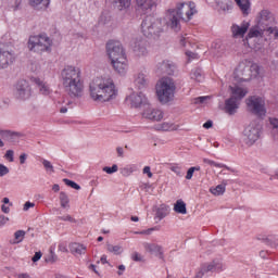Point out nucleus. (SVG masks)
Returning a JSON list of instances; mask_svg holds the SVG:
<instances>
[{"instance_id":"obj_1","label":"nucleus","mask_w":278,"mask_h":278,"mask_svg":"<svg viewBox=\"0 0 278 278\" xmlns=\"http://www.w3.org/2000/svg\"><path fill=\"white\" fill-rule=\"evenodd\" d=\"M89 94L92 101L108 103L118 97V89L112 78L98 77L90 83Z\"/></svg>"},{"instance_id":"obj_2","label":"nucleus","mask_w":278,"mask_h":278,"mask_svg":"<svg viewBox=\"0 0 278 278\" xmlns=\"http://www.w3.org/2000/svg\"><path fill=\"white\" fill-rule=\"evenodd\" d=\"M197 12V4L194 2H178L175 9H168L166 12L167 25L175 31H179L181 29V21L189 23Z\"/></svg>"},{"instance_id":"obj_3","label":"nucleus","mask_w":278,"mask_h":278,"mask_svg":"<svg viewBox=\"0 0 278 278\" xmlns=\"http://www.w3.org/2000/svg\"><path fill=\"white\" fill-rule=\"evenodd\" d=\"M61 78L65 92L72 98H79L84 94V80H81V70L79 67L66 66L61 72Z\"/></svg>"},{"instance_id":"obj_4","label":"nucleus","mask_w":278,"mask_h":278,"mask_svg":"<svg viewBox=\"0 0 278 278\" xmlns=\"http://www.w3.org/2000/svg\"><path fill=\"white\" fill-rule=\"evenodd\" d=\"M106 53L116 73L125 75L129 70V61L121 41L110 40L106 43Z\"/></svg>"},{"instance_id":"obj_5","label":"nucleus","mask_w":278,"mask_h":278,"mask_svg":"<svg viewBox=\"0 0 278 278\" xmlns=\"http://www.w3.org/2000/svg\"><path fill=\"white\" fill-rule=\"evenodd\" d=\"M155 90L160 103H169V101L175 99V90H177V86L173 78L163 77L157 81Z\"/></svg>"},{"instance_id":"obj_6","label":"nucleus","mask_w":278,"mask_h":278,"mask_svg":"<svg viewBox=\"0 0 278 278\" xmlns=\"http://www.w3.org/2000/svg\"><path fill=\"white\" fill-rule=\"evenodd\" d=\"M257 75H260V65L248 60L240 62L235 70L237 81H251Z\"/></svg>"},{"instance_id":"obj_7","label":"nucleus","mask_w":278,"mask_h":278,"mask_svg":"<svg viewBox=\"0 0 278 278\" xmlns=\"http://www.w3.org/2000/svg\"><path fill=\"white\" fill-rule=\"evenodd\" d=\"M232 97L225 101V112L232 116L240 108V101L248 94V90L241 87H231Z\"/></svg>"},{"instance_id":"obj_8","label":"nucleus","mask_w":278,"mask_h":278,"mask_svg":"<svg viewBox=\"0 0 278 278\" xmlns=\"http://www.w3.org/2000/svg\"><path fill=\"white\" fill-rule=\"evenodd\" d=\"M141 31L146 38H157L162 34V20L155 16H147L141 24Z\"/></svg>"},{"instance_id":"obj_9","label":"nucleus","mask_w":278,"mask_h":278,"mask_svg":"<svg viewBox=\"0 0 278 278\" xmlns=\"http://www.w3.org/2000/svg\"><path fill=\"white\" fill-rule=\"evenodd\" d=\"M51 38L47 35L30 36L28 39V49L34 53H45L51 51Z\"/></svg>"},{"instance_id":"obj_10","label":"nucleus","mask_w":278,"mask_h":278,"mask_svg":"<svg viewBox=\"0 0 278 278\" xmlns=\"http://www.w3.org/2000/svg\"><path fill=\"white\" fill-rule=\"evenodd\" d=\"M249 112L256 116H266V102L262 97L251 96L245 100Z\"/></svg>"},{"instance_id":"obj_11","label":"nucleus","mask_w":278,"mask_h":278,"mask_svg":"<svg viewBox=\"0 0 278 278\" xmlns=\"http://www.w3.org/2000/svg\"><path fill=\"white\" fill-rule=\"evenodd\" d=\"M223 270H225V265L223 264V261L217 258L201 265L194 278H203L207 273H223Z\"/></svg>"},{"instance_id":"obj_12","label":"nucleus","mask_w":278,"mask_h":278,"mask_svg":"<svg viewBox=\"0 0 278 278\" xmlns=\"http://www.w3.org/2000/svg\"><path fill=\"white\" fill-rule=\"evenodd\" d=\"M14 97L21 101H27L31 97V86L25 79L18 80L13 90Z\"/></svg>"},{"instance_id":"obj_13","label":"nucleus","mask_w":278,"mask_h":278,"mask_svg":"<svg viewBox=\"0 0 278 278\" xmlns=\"http://www.w3.org/2000/svg\"><path fill=\"white\" fill-rule=\"evenodd\" d=\"M241 140L245 147H253L254 142L260 140V129L253 125H249L244 128Z\"/></svg>"},{"instance_id":"obj_14","label":"nucleus","mask_w":278,"mask_h":278,"mask_svg":"<svg viewBox=\"0 0 278 278\" xmlns=\"http://www.w3.org/2000/svg\"><path fill=\"white\" fill-rule=\"evenodd\" d=\"M16 54L8 47L0 48V68H8L11 64H14Z\"/></svg>"},{"instance_id":"obj_15","label":"nucleus","mask_w":278,"mask_h":278,"mask_svg":"<svg viewBox=\"0 0 278 278\" xmlns=\"http://www.w3.org/2000/svg\"><path fill=\"white\" fill-rule=\"evenodd\" d=\"M137 12L141 14H149L157 8V2L155 0H135Z\"/></svg>"},{"instance_id":"obj_16","label":"nucleus","mask_w":278,"mask_h":278,"mask_svg":"<svg viewBox=\"0 0 278 278\" xmlns=\"http://www.w3.org/2000/svg\"><path fill=\"white\" fill-rule=\"evenodd\" d=\"M126 101L127 103H129V105H131V108H140L142 105L147 108V105H149L147 101V97L142 92L131 93L126 98Z\"/></svg>"},{"instance_id":"obj_17","label":"nucleus","mask_w":278,"mask_h":278,"mask_svg":"<svg viewBox=\"0 0 278 278\" xmlns=\"http://www.w3.org/2000/svg\"><path fill=\"white\" fill-rule=\"evenodd\" d=\"M143 118L149 121L160 122L164 118V112L160 109L151 108V104H147L146 110L142 113Z\"/></svg>"},{"instance_id":"obj_18","label":"nucleus","mask_w":278,"mask_h":278,"mask_svg":"<svg viewBox=\"0 0 278 278\" xmlns=\"http://www.w3.org/2000/svg\"><path fill=\"white\" fill-rule=\"evenodd\" d=\"M251 24L249 22H242L241 25L233 24L231 26V33L235 38H244V34L249 31Z\"/></svg>"},{"instance_id":"obj_19","label":"nucleus","mask_w":278,"mask_h":278,"mask_svg":"<svg viewBox=\"0 0 278 278\" xmlns=\"http://www.w3.org/2000/svg\"><path fill=\"white\" fill-rule=\"evenodd\" d=\"M175 66L170 61H163L157 63L155 73L156 75H173V68Z\"/></svg>"},{"instance_id":"obj_20","label":"nucleus","mask_w":278,"mask_h":278,"mask_svg":"<svg viewBox=\"0 0 278 278\" xmlns=\"http://www.w3.org/2000/svg\"><path fill=\"white\" fill-rule=\"evenodd\" d=\"M34 84H36L40 94H43L45 97L51 94V87H49V84H47L45 80L40 78H33Z\"/></svg>"},{"instance_id":"obj_21","label":"nucleus","mask_w":278,"mask_h":278,"mask_svg":"<svg viewBox=\"0 0 278 278\" xmlns=\"http://www.w3.org/2000/svg\"><path fill=\"white\" fill-rule=\"evenodd\" d=\"M134 84L139 90H142V88L148 86L149 79H147V75L144 73L140 72L135 76Z\"/></svg>"},{"instance_id":"obj_22","label":"nucleus","mask_w":278,"mask_h":278,"mask_svg":"<svg viewBox=\"0 0 278 278\" xmlns=\"http://www.w3.org/2000/svg\"><path fill=\"white\" fill-rule=\"evenodd\" d=\"M243 16H249L251 12V0H235Z\"/></svg>"},{"instance_id":"obj_23","label":"nucleus","mask_w":278,"mask_h":278,"mask_svg":"<svg viewBox=\"0 0 278 278\" xmlns=\"http://www.w3.org/2000/svg\"><path fill=\"white\" fill-rule=\"evenodd\" d=\"M134 51L136 55H147V40L142 39L135 43Z\"/></svg>"},{"instance_id":"obj_24","label":"nucleus","mask_w":278,"mask_h":278,"mask_svg":"<svg viewBox=\"0 0 278 278\" xmlns=\"http://www.w3.org/2000/svg\"><path fill=\"white\" fill-rule=\"evenodd\" d=\"M49 3H51V0H29V5L37 8V10H47Z\"/></svg>"},{"instance_id":"obj_25","label":"nucleus","mask_w":278,"mask_h":278,"mask_svg":"<svg viewBox=\"0 0 278 278\" xmlns=\"http://www.w3.org/2000/svg\"><path fill=\"white\" fill-rule=\"evenodd\" d=\"M174 212H176V214H188L186 202H184V200H177L174 204Z\"/></svg>"},{"instance_id":"obj_26","label":"nucleus","mask_w":278,"mask_h":278,"mask_svg":"<svg viewBox=\"0 0 278 278\" xmlns=\"http://www.w3.org/2000/svg\"><path fill=\"white\" fill-rule=\"evenodd\" d=\"M71 252L76 253V255H84L86 253V248L81 243H72L70 245Z\"/></svg>"},{"instance_id":"obj_27","label":"nucleus","mask_w":278,"mask_h":278,"mask_svg":"<svg viewBox=\"0 0 278 278\" xmlns=\"http://www.w3.org/2000/svg\"><path fill=\"white\" fill-rule=\"evenodd\" d=\"M146 249L150 253H154V255H160V257L163 256L162 248L159 244L149 243V244L146 245Z\"/></svg>"},{"instance_id":"obj_28","label":"nucleus","mask_w":278,"mask_h":278,"mask_svg":"<svg viewBox=\"0 0 278 278\" xmlns=\"http://www.w3.org/2000/svg\"><path fill=\"white\" fill-rule=\"evenodd\" d=\"M177 129V126L173 123H163L156 126L157 131H175Z\"/></svg>"},{"instance_id":"obj_29","label":"nucleus","mask_w":278,"mask_h":278,"mask_svg":"<svg viewBox=\"0 0 278 278\" xmlns=\"http://www.w3.org/2000/svg\"><path fill=\"white\" fill-rule=\"evenodd\" d=\"M267 21H270V11L262 10L258 14V24L264 25Z\"/></svg>"},{"instance_id":"obj_30","label":"nucleus","mask_w":278,"mask_h":278,"mask_svg":"<svg viewBox=\"0 0 278 278\" xmlns=\"http://www.w3.org/2000/svg\"><path fill=\"white\" fill-rule=\"evenodd\" d=\"M264 36V30L260 27L251 28L248 38H262Z\"/></svg>"},{"instance_id":"obj_31","label":"nucleus","mask_w":278,"mask_h":278,"mask_svg":"<svg viewBox=\"0 0 278 278\" xmlns=\"http://www.w3.org/2000/svg\"><path fill=\"white\" fill-rule=\"evenodd\" d=\"M216 3L224 12L231 10V0H216Z\"/></svg>"},{"instance_id":"obj_32","label":"nucleus","mask_w":278,"mask_h":278,"mask_svg":"<svg viewBox=\"0 0 278 278\" xmlns=\"http://www.w3.org/2000/svg\"><path fill=\"white\" fill-rule=\"evenodd\" d=\"M190 77L191 79H193L194 81H198L199 84H201V81H203L204 79L201 68L193 70L190 74Z\"/></svg>"},{"instance_id":"obj_33","label":"nucleus","mask_w":278,"mask_h":278,"mask_svg":"<svg viewBox=\"0 0 278 278\" xmlns=\"http://www.w3.org/2000/svg\"><path fill=\"white\" fill-rule=\"evenodd\" d=\"M225 185H217L215 188H211L210 192L214 194V197H220V194H225Z\"/></svg>"},{"instance_id":"obj_34","label":"nucleus","mask_w":278,"mask_h":278,"mask_svg":"<svg viewBox=\"0 0 278 278\" xmlns=\"http://www.w3.org/2000/svg\"><path fill=\"white\" fill-rule=\"evenodd\" d=\"M59 199H60L61 207H64V208L68 207V203H71V200L68 199V195L64 191L60 192Z\"/></svg>"},{"instance_id":"obj_35","label":"nucleus","mask_w":278,"mask_h":278,"mask_svg":"<svg viewBox=\"0 0 278 278\" xmlns=\"http://www.w3.org/2000/svg\"><path fill=\"white\" fill-rule=\"evenodd\" d=\"M258 240H262L263 242H265V244H267L268 247H277V242L275 241V237L274 236H268V237H258Z\"/></svg>"},{"instance_id":"obj_36","label":"nucleus","mask_w":278,"mask_h":278,"mask_svg":"<svg viewBox=\"0 0 278 278\" xmlns=\"http://www.w3.org/2000/svg\"><path fill=\"white\" fill-rule=\"evenodd\" d=\"M204 164H208V166H214L215 168H227L229 170V167L223 163H216L215 161H212L210 159H204L203 160Z\"/></svg>"},{"instance_id":"obj_37","label":"nucleus","mask_w":278,"mask_h":278,"mask_svg":"<svg viewBox=\"0 0 278 278\" xmlns=\"http://www.w3.org/2000/svg\"><path fill=\"white\" fill-rule=\"evenodd\" d=\"M41 164L47 173H55V169L53 168V164H51L48 160L41 159Z\"/></svg>"},{"instance_id":"obj_38","label":"nucleus","mask_w":278,"mask_h":278,"mask_svg":"<svg viewBox=\"0 0 278 278\" xmlns=\"http://www.w3.org/2000/svg\"><path fill=\"white\" fill-rule=\"evenodd\" d=\"M106 249L110 253H114V255H121V253H123V248H121V245L109 244Z\"/></svg>"},{"instance_id":"obj_39","label":"nucleus","mask_w":278,"mask_h":278,"mask_svg":"<svg viewBox=\"0 0 278 278\" xmlns=\"http://www.w3.org/2000/svg\"><path fill=\"white\" fill-rule=\"evenodd\" d=\"M25 239V230H17L14 233V244H18L20 242H23V240Z\"/></svg>"},{"instance_id":"obj_40","label":"nucleus","mask_w":278,"mask_h":278,"mask_svg":"<svg viewBox=\"0 0 278 278\" xmlns=\"http://www.w3.org/2000/svg\"><path fill=\"white\" fill-rule=\"evenodd\" d=\"M115 3H119L117 5L118 10H127L131 5V0H117Z\"/></svg>"},{"instance_id":"obj_41","label":"nucleus","mask_w":278,"mask_h":278,"mask_svg":"<svg viewBox=\"0 0 278 278\" xmlns=\"http://www.w3.org/2000/svg\"><path fill=\"white\" fill-rule=\"evenodd\" d=\"M65 186H68L70 188H73L74 190H81V187L79 185H77V182L68 179V178H64L63 179Z\"/></svg>"},{"instance_id":"obj_42","label":"nucleus","mask_w":278,"mask_h":278,"mask_svg":"<svg viewBox=\"0 0 278 278\" xmlns=\"http://www.w3.org/2000/svg\"><path fill=\"white\" fill-rule=\"evenodd\" d=\"M156 214L160 218H166L168 216V206H161Z\"/></svg>"},{"instance_id":"obj_43","label":"nucleus","mask_w":278,"mask_h":278,"mask_svg":"<svg viewBox=\"0 0 278 278\" xmlns=\"http://www.w3.org/2000/svg\"><path fill=\"white\" fill-rule=\"evenodd\" d=\"M104 173H106L108 175H112L114 173H118V165L114 164L112 167H103L102 169Z\"/></svg>"},{"instance_id":"obj_44","label":"nucleus","mask_w":278,"mask_h":278,"mask_svg":"<svg viewBox=\"0 0 278 278\" xmlns=\"http://www.w3.org/2000/svg\"><path fill=\"white\" fill-rule=\"evenodd\" d=\"M194 170H201V167H190L187 172L186 179H192Z\"/></svg>"},{"instance_id":"obj_45","label":"nucleus","mask_w":278,"mask_h":278,"mask_svg":"<svg viewBox=\"0 0 278 278\" xmlns=\"http://www.w3.org/2000/svg\"><path fill=\"white\" fill-rule=\"evenodd\" d=\"M8 173H10V169L8 168V166L0 164V177H5Z\"/></svg>"},{"instance_id":"obj_46","label":"nucleus","mask_w":278,"mask_h":278,"mask_svg":"<svg viewBox=\"0 0 278 278\" xmlns=\"http://www.w3.org/2000/svg\"><path fill=\"white\" fill-rule=\"evenodd\" d=\"M186 55H187L189 62L192 60H199V54H197L194 52L187 51Z\"/></svg>"},{"instance_id":"obj_47","label":"nucleus","mask_w":278,"mask_h":278,"mask_svg":"<svg viewBox=\"0 0 278 278\" xmlns=\"http://www.w3.org/2000/svg\"><path fill=\"white\" fill-rule=\"evenodd\" d=\"M131 261L132 262H142V255H140V253H138V252H134L131 254Z\"/></svg>"},{"instance_id":"obj_48","label":"nucleus","mask_w":278,"mask_h":278,"mask_svg":"<svg viewBox=\"0 0 278 278\" xmlns=\"http://www.w3.org/2000/svg\"><path fill=\"white\" fill-rule=\"evenodd\" d=\"M4 157L9 161V162H14V151L12 150H8Z\"/></svg>"},{"instance_id":"obj_49","label":"nucleus","mask_w":278,"mask_h":278,"mask_svg":"<svg viewBox=\"0 0 278 278\" xmlns=\"http://www.w3.org/2000/svg\"><path fill=\"white\" fill-rule=\"evenodd\" d=\"M207 99H211V97L210 96L198 97L194 99V103H205V101H207Z\"/></svg>"},{"instance_id":"obj_50","label":"nucleus","mask_w":278,"mask_h":278,"mask_svg":"<svg viewBox=\"0 0 278 278\" xmlns=\"http://www.w3.org/2000/svg\"><path fill=\"white\" fill-rule=\"evenodd\" d=\"M59 220H65V222H68V223H75V218H73L71 215L61 216V217H59Z\"/></svg>"},{"instance_id":"obj_51","label":"nucleus","mask_w":278,"mask_h":278,"mask_svg":"<svg viewBox=\"0 0 278 278\" xmlns=\"http://www.w3.org/2000/svg\"><path fill=\"white\" fill-rule=\"evenodd\" d=\"M267 31H268L269 34H273V35H274V38H278V28H277V27H269V28L267 29Z\"/></svg>"},{"instance_id":"obj_52","label":"nucleus","mask_w":278,"mask_h":278,"mask_svg":"<svg viewBox=\"0 0 278 278\" xmlns=\"http://www.w3.org/2000/svg\"><path fill=\"white\" fill-rule=\"evenodd\" d=\"M269 123H270L271 127H274V129H278V118L270 117Z\"/></svg>"},{"instance_id":"obj_53","label":"nucleus","mask_w":278,"mask_h":278,"mask_svg":"<svg viewBox=\"0 0 278 278\" xmlns=\"http://www.w3.org/2000/svg\"><path fill=\"white\" fill-rule=\"evenodd\" d=\"M143 175H148L149 179H151V177H153V173H151V167L150 166H146L143 168Z\"/></svg>"},{"instance_id":"obj_54","label":"nucleus","mask_w":278,"mask_h":278,"mask_svg":"<svg viewBox=\"0 0 278 278\" xmlns=\"http://www.w3.org/2000/svg\"><path fill=\"white\" fill-rule=\"evenodd\" d=\"M56 261L58 257L54 254H51L48 258H46V262H48L49 264H53Z\"/></svg>"},{"instance_id":"obj_55","label":"nucleus","mask_w":278,"mask_h":278,"mask_svg":"<svg viewBox=\"0 0 278 278\" xmlns=\"http://www.w3.org/2000/svg\"><path fill=\"white\" fill-rule=\"evenodd\" d=\"M35 206H36V204H34L31 202H26L24 204V212H27L29 208L35 207Z\"/></svg>"},{"instance_id":"obj_56","label":"nucleus","mask_w":278,"mask_h":278,"mask_svg":"<svg viewBox=\"0 0 278 278\" xmlns=\"http://www.w3.org/2000/svg\"><path fill=\"white\" fill-rule=\"evenodd\" d=\"M42 257L41 252H36L35 255L33 256V262H38Z\"/></svg>"},{"instance_id":"obj_57","label":"nucleus","mask_w":278,"mask_h":278,"mask_svg":"<svg viewBox=\"0 0 278 278\" xmlns=\"http://www.w3.org/2000/svg\"><path fill=\"white\" fill-rule=\"evenodd\" d=\"M26 160H27V154L20 155V164H25Z\"/></svg>"},{"instance_id":"obj_58","label":"nucleus","mask_w":278,"mask_h":278,"mask_svg":"<svg viewBox=\"0 0 278 278\" xmlns=\"http://www.w3.org/2000/svg\"><path fill=\"white\" fill-rule=\"evenodd\" d=\"M1 210H2V212H3L4 214H10V206H7L5 204H3V205L1 206Z\"/></svg>"},{"instance_id":"obj_59","label":"nucleus","mask_w":278,"mask_h":278,"mask_svg":"<svg viewBox=\"0 0 278 278\" xmlns=\"http://www.w3.org/2000/svg\"><path fill=\"white\" fill-rule=\"evenodd\" d=\"M212 125H213L212 121H207L206 123L203 124V127L204 129H210L212 128Z\"/></svg>"},{"instance_id":"obj_60","label":"nucleus","mask_w":278,"mask_h":278,"mask_svg":"<svg viewBox=\"0 0 278 278\" xmlns=\"http://www.w3.org/2000/svg\"><path fill=\"white\" fill-rule=\"evenodd\" d=\"M17 278H31V276H29V274L23 273V274H18Z\"/></svg>"},{"instance_id":"obj_61","label":"nucleus","mask_w":278,"mask_h":278,"mask_svg":"<svg viewBox=\"0 0 278 278\" xmlns=\"http://www.w3.org/2000/svg\"><path fill=\"white\" fill-rule=\"evenodd\" d=\"M118 270L119 271H117V274L121 276V275H123V271L125 270V265H119L118 266Z\"/></svg>"},{"instance_id":"obj_62","label":"nucleus","mask_w":278,"mask_h":278,"mask_svg":"<svg viewBox=\"0 0 278 278\" xmlns=\"http://www.w3.org/2000/svg\"><path fill=\"white\" fill-rule=\"evenodd\" d=\"M8 220V218H5L4 216H0V227L2 225H5V222Z\"/></svg>"},{"instance_id":"obj_63","label":"nucleus","mask_w":278,"mask_h":278,"mask_svg":"<svg viewBox=\"0 0 278 278\" xmlns=\"http://www.w3.org/2000/svg\"><path fill=\"white\" fill-rule=\"evenodd\" d=\"M116 151H117L118 156L123 157V153H124L123 148H117Z\"/></svg>"},{"instance_id":"obj_64","label":"nucleus","mask_w":278,"mask_h":278,"mask_svg":"<svg viewBox=\"0 0 278 278\" xmlns=\"http://www.w3.org/2000/svg\"><path fill=\"white\" fill-rule=\"evenodd\" d=\"M52 190L53 192H60V185H53Z\"/></svg>"}]
</instances>
